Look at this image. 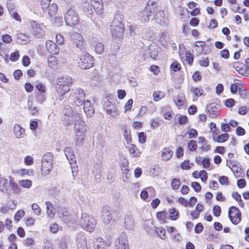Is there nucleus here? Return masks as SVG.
<instances>
[{
  "mask_svg": "<svg viewBox=\"0 0 249 249\" xmlns=\"http://www.w3.org/2000/svg\"><path fill=\"white\" fill-rule=\"evenodd\" d=\"M170 218L172 220H176L179 217L178 211L175 208H172L169 209Z\"/></svg>",
  "mask_w": 249,
  "mask_h": 249,
  "instance_id": "obj_37",
  "label": "nucleus"
},
{
  "mask_svg": "<svg viewBox=\"0 0 249 249\" xmlns=\"http://www.w3.org/2000/svg\"><path fill=\"white\" fill-rule=\"evenodd\" d=\"M199 176L202 182H205L207 180V173L206 171L202 170L199 173Z\"/></svg>",
  "mask_w": 249,
  "mask_h": 249,
  "instance_id": "obj_58",
  "label": "nucleus"
},
{
  "mask_svg": "<svg viewBox=\"0 0 249 249\" xmlns=\"http://www.w3.org/2000/svg\"><path fill=\"white\" fill-rule=\"evenodd\" d=\"M36 88L40 93H45L46 90V87L45 85L42 83H38L36 85Z\"/></svg>",
  "mask_w": 249,
  "mask_h": 249,
  "instance_id": "obj_53",
  "label": "nucleus"
},
{
  "mask_svg": "<svg viewBox=\"0 0 249 249\" xmlns=\"http://www.w3.org/2000/svg\"><path fill=\"white\" fill-rule=\"evenodd\" d=\"M70 39L73 45L77 48L82 49L84 44V39L83 36L78 33H72L70 35Z\"/></svg>",
  "mask_w": 249,
  "mask_h": 249,
  "instance_id": "obj_15",
  "label": "nucleus"
},
{
  "mask_svg": "<svg viewBox=\"0 0 249 249\" xmlns=\"http://www.w3.org/2000/svg\"><path fill=\"white\" fill-rule=\"evenodd\" d=\"M180 184V181L179 179L175 178L172 179V182H171V186H172V188L174 190L178 189L179 188Z\"/></svg>",
  "mask_w": 249,
  "mask_h": 249,
  "instance_id": "obj_49",
  "label": "nucleus"
},
{
  "mask_svg": "<svg viewBox=\"0 0 249 249\" xmlns=\"http://www.w3.org/2000/svg\"><path fill=\"white\" fill-rule=\"evenodd\" d=\"M138 26L136 25H130L129 27V31L132 36H134L137 34Z\"/></svg>",
  "mask_w": 249,
  "mask_h": 249,
  "instance_id": "obj_57",
  "label": "nucleus"
},
{
  "mask_svg": "<svg viewBox=\"0 0 249 249\" xmlns=\"http://www.w3.org/2000/svg\"><path fill=\"white\" fill-rule=\"evenodd\" d=\"M229 135L227 133L222 134L217 137V142H226L229 138Z\"/></svg>",
  "mask_w": 249,
  "mask_h": 249,
  "instance_id": "obj_52",
  "label": "nucleus"
},
{
  "mask_svg": "<svg viewBox=\"0 0 249 249\" xmlns=\"http://www.w3.org/2000/svg\"><path fill=\"white\" fill-rule=\"evenodd\" d=\"M240 86L242 87V86L240 84L237 85L235 84H232L230 86V90L232 93H235L237 90L240 89Z\"/></svg>",
  "mask_w": 249,
  "mask_h": 249,
  "instance_id": "obj_61",
  "label": "nucleus"
},
{
  "mask_svg": "<svg viewBox=\"0 0 249 249\" xmlns=\"http://www.w3.org/2000/svg\"><path fill=\"white\" fill-rule=\"evenodd\" d=\"M185 102V97L183 93H179L175 100V102L177 106L181 107L183 105Z\"/></svg>",
  "mask_w": 249,
  "mask_h": 249,
  "instance_id": "obj_40",
  "label": "nucleus"
},
{
  "mask_svg": "<svg viewBox=\"0 0 249 249\" xmlns=\"http://www.w3.org/2000/svg\"><path fill=\"white\" fill-rule=\"evenodd\" d=\"M64 19L67 25L72 26L79 22L78 14L72 8H69L64 14Z\"/></svg>",
  "mask_w": 249,
  "mask_h": 249,
  "instance_id": "obj_10",
  "label": "nucleus"
},
{
  "mask_svg": "<svg viewBox=\"0 0 249 249\" xmlns=\"http://www.w3.org/2000/svg\"><path fill=\"white\" fill-rule=\"evenodd\" d=\"M18 42L21 44H26L30 41L29 36L23 33H18L16 35Z\"/></svg>",
  "mask_w": 249,
  "mask_h": 249,
  "instance_id": "obj_31",
  "label": "nucleus"
},
{
  "mask_svg": "<svg viewBox=\"0 0 249 249\" xmlns=\"http://www.w3.org/2000/svg\"><path fill=\"white\" fill-rule=\"evenodd\" d=\"M84 121L81 118V114L78 113H74L72 108L71 107H66L64 110V116L63 118V124L65 126L71 125L73 122L74 127L76 124V121Z\"/></svg>",
  "mask_w": 249,
  "mask_h": 249,
  "instance_id": "obj_3",
  "label": "nucleus"
},
{
  "mask_svg": "<svg viewBox=\"0 0 249 249\" xmlns=\"http://www.w3.org/2000/svg\"><path fill=\"white\" fill-rule=\"evenodd\" d=\"M46 47L47 51L52 54H55L59 53V49L56 44L53 41L48 40L46 42Z\"/></svg>",
  "mask_w": 249,
  "mask_h": 249,
  "instance_id": "obj_23",
  "label": "nucleus"
},
{
  "mask_svg": "<svg viewBox=\"0 0 249 249\" xmlns=\"http://www.w3.org/2000/svg\"><path fill=\"white\" fill-rule=\"evenodd\" d=\"M115 249H129V244L126 235L122 232L115 242Z\"/></svg>",
  "mask_w": 249,
  "mask_h": 249,
  "instance_id": "obj_13",
  "label": "nucleus"
},
{
  "mask_svg": "<svg viewBox=\"0 0 249 249\" xmlns=\"http://www.w3.org/2000/svg\"><path fill=\"white\" fill-rule=\"evenodd\" d=\"M213 215L216 217L220 216L221 212V208L218 205H214L213 209Z\"/></svg>",
  "mask_w": 249,
  "mask_h": 249,
  "instance_id": "obj_54",
  "label": "nucleus"
},
{
  "mask_svg": "<svg viewBox=\"0 0 249 249\" xmlns=\"http://www.w3.org/2000/svg\"><path fill=\"white\" fill-rule=\"evenodd\" d=\"M46 99V97L44 93H37L36 96V101L40 104H43Z\"/></svg>",
  "mask_w": 249,
  "mask_h": 249,
  "instance_id": "obj_45",
  "label": "nucleus"
},
{
  "mask_svg": "<svg viewBox=\"0 0 249 249\" xmlns=\"http://www.w3.org/2000/svg\"><path fill=\"white\" fill-rule=\"evenodd\" d=\"M235 102L233 99L230 98L225 101V105L228 107H231L234 105Z\"/></svg>",
  "mask_w": 249,
  "mask_h": 249,
  "instance_id": "obj_64",
  "label": "nucleus"
},
{
  "mask_svg": "<svg viewBox=\"0 0 249 249\" xmlns=\"http://www.w3.org/2000/svg\"><path fill=\"white\" fill-rule=\"evenodd\" d=\"M95 49L96 53L101 54L104 50V45L102 43L98 42L95 45Z\"/></svg>",
  "mask_w": 249,
  "mask_h": 249,
  "instance_id": "obj_48",
  "label": "nucleus"
},
{
  "mask_svg": "<svg viewBox=\"0 0 249 249\" xmlns=\"http://www.w3.org/2000/svg\"><path fill=\"white\" fill-rule=\"evenodd\" d=\"M79 223L83 229L90 232L94 230L96 226V220L94 217L86 213L82 214Z\"/></svg>",
  "mask_w": 249,
  "mask_h": 249,
  "instance_id": "obj_4",
  "label": "nucleus"
},
{
  "mask_svg": "<svg viewBox=\"0 0 249 249\" xmlns=\"http://www.w3.org/2000/svg\"><path fill=\"white\" fill-rule=\"evenodd\" d=\"M124 136L127 142V144L130 143L131 142V136L130 132H128L126 128L124 130Z\"/></svg>",
  "mask_w": 249,
  "mask_h": 249,
  "instance_id": "obj_59",
  "label": "nucleus"
},
{
  "mask_svg": "<svg viewBox=\"0 0 249 249\" xmlns=\"http://www.w3.org/2000/svg\"><path fill=\"white\" fill-rule=\"evenodd\" d=\"M18 173L22 176L25 175L33 176L34 171L33 169H21L18 171Z\"/></svg>",
  "mask_w": 249,
  "mask_h": 249,
  "instance_id": "obj_44",
  "label": "nucleus"
},
{
  "mask_svg": "<svg viewBox=\"0 0 249 249\" xmlns=\"http://www.w3.org/2000/svg\"><path fill=\"white\" fill-rule=\"evenodd\" d=\"M64 153L71 167H72V165L75 164V158L72 149L70 147H66L64 150Z\"/></svg>",
  "mask_w": 249,
  "mask_h": 249,
  "instance_id": "obj_25",
  "label": "nucleus"
},
{
  "mask_svg": "<svg viewBox=\"0 0 249 249\" xmlns=\"http://www.w3.org/2000/svg\"><path fill=\"white\" fill-rule=\"evenodd\" d=\"M31 31L36 38H43L45 36V26L43 24L39 23L34 20L30 22Z\"/></svg>",
  "mask_w": 249,
  "mask_h": 249,
  "instance_id": "obj_8",
  "label": "nucleus"
},
{
  "mask_svg": "<svg viewBox=\"0 0 249 249\" xmlns=\"http://www.w3.org/2000/svg\"><path fill=\"white\" fill-rule=\"evenodd\" d=\"M229 216L231 222L234 225H237L241 221L240 212L235 207L231 206L229 209Z\"/></svg>",
  "mask_w": 249,
  "mask_h": 249,
  "instance_id": "obj_14",
  "label": "nucleus"
},
{
  "mask_svg": "<svg viewBox=\"0 0 249 249\" xmlns=\"http://www.w3.org/2000/svg\"><path fill=\"white\" fill-rule=\"evenodd\" d=\"M51 1L40 3L41 8L46 15L52 17L55 15L57 11V5L54 3L50 4Z\"/></svg>",
  "mask_w": 249,
  "mask_h": 249,
  "instance_id": "obj_11",
  "label": "nucleus"
},
{
  "mask_svg": "<svg viewBox=\"0 0 249 249\" xmlns=\"http://www.w3.org/2000/svg\"><path fill=\"white\" fill-rule=\"evenodd\" d=\"M206 45V43L203 41H197L196 42V51L199 53L202 54L204 52V47Z\"/></svg>",
  "mask_w": 249,
  "mask_h": 249,
  "instance_id": "obj_38",
  "label": "nucleus"
},
{
  "mask_svg": "<svg viewBox=\"0 0 249 249\" xmlns=\"http://www.w3.org/2000/svg\"><path fill=\"white\" fill-rule=\"evenodd\" d=\"M158 50L159 48L157 44H152L145 50L144 55H149L151 58L156 59L158 54Z\"/></svg>",
  "mask_w": 249,
  "mask_h": 249,
  "instance_id": "obj_21",
  "label": "nucleus"
},
{
  "mask_svg": "<svg viewBox=\"0 0 249 249\" xmlns=\"http://www.w3.org/2000/svg\"><path fill=\"white\" fill-rule=\"evenodd\" d=\"M57 58L55 56L51 55L48 57V64L49 67L53 68L57 65Z\"/></svg>",
  "mask_w": 249,
  "mask_h": 249,
  "instance_id": "obj_43",
  "label": "nucleus"
},
{
  "mask_svg": "<svg viewBox=\"0 0 249 249\" xmlns=\"http://www.w3.org/2000/svg\"><path fill=\"white\" fill-rule=\"evenodd\" d=\"M173 155L172 150L169 147L165 148L162 151L161 158L163 160L167 161L170 160Z\"/></svg>",
  "mask_w": 249,
  "mask_h": 249,
  "instance_id": "obj_33",
  "label": "nucleus"
},
{
  "mask_svg": "<svg viewBox=\"0 0 249 249\" xmlns=\"http://www.w3.org/2000/svg\"><path fill=\"white\" fill-rule=\"evenodd\" d=\"M32 210L36 215H40L41 213V209L36 203H34L32 205Z\"/></svg>",
  "mask_w": 249,
  "mask_h": 249,
  "instance_id": "obj_63",
  "label": "nucleus"
},
{
  "mask_svg": "<svg viewBox=\"0 0 249 249\" xmlns=\"http://www.w3.org/2000/svg\"><path fill=\"white\" fill-rule=\"evenodd\" d=\"M124 19V16L121 13H118L115 15L114 18L112 21H115L116 24L123 25V21Z\"/></svg>",
  "mask_w": 249,
  "mask_h": 249,
  "instance_id": "obj_41",
  "label": "nucleus"
},
{
  "mask_svg": "<svg viewBox=\"0 0 249 249\" xmlns=\"http://www.w3.org/2000/svg\"><path fill=\"white\" fill-rule=\"evenodd\" d=\"M191 91L194 93V100H197V98L199 96L203 95V90L202 88L200 87H192Z\"/></svg>",
  "mask_w": 249,
  "mask_h": 249,
  "instance_id": "obj_34",
  "label": "nucleus"
},
{
  "mask_svg": "<svg viewBox=\"0 0 249 249\" xmlns=\"http://www.w3.org/2000/svg\"><path fill=\"white\" fill-rule=\"evenodd\" d=\"M94 58L89 53L80 55L77 59L78 66L83 70L89 69L93 66Z\"/></svg>",
  "mask_w": 249,
  "mask_h": 249,
  "instance_id": "obj_6",
  "label": "nucleus"
},
{
  "mask_svg": "<svg viewBox=\"0 0 249 249\" xmlns=\"http://www.w3.org/2000/svg\"><path fill=\"white\" fill-rule=\"evenodd\" d=\"M57 212L59 214V216L62 219V220L65 221L68 219L69 213L67 209L63 207H60L57 210Z\"/></svg>",
  "mask_w": 249,
  "mask_h": 249,
  "instance_id": "obj_32",
  "label": "nucleus"
},
{
  "mask_svg": "<svg viewBox=\"0 0 249 249\" xmlns=\"http://www.w3.org/2000/svg\"><path fill=\"white\" fill-rule=\"evenodd\" d=\"M133 104V100L132 99H130L128 100L126 102V104L124 106V112H126L127 111H129L131 110V108L132 107V105Z\"/></svg>",
  "mask_w": 249,
  "mask_h": 249,
  "instance_id": "obj_56",
  "label": "nucleus"
},
{
  "mask_svg": "<svg viewBox=\"0 0 249 249\" xmlns=\"http://www.w3.org/2000/svg\"><path fill=\"white\" fill-rule=\"evenodd\" d=\"M155 15V8L150 4L149 1L145 7L138 13L140 20L142 22H147Z\"/></svg>",
  "mask_w": 249,
  "mask_h": 249,
  "instance_id": "obj_7",
  "label": "nucleus"
},
{
  "mask_svg": "<svg viewBox=\"0 0 249 249\" xmlns=\"http://www.w3.org/2000/svg\"><path fill=\"white\" fill-rule=\"evenodd\" d=\"M233 67L239 73L245 76L249 75V71L246 69L243 63L236 62L233 64Z\"/></svg>",
  "mask_w": 249,
  "mask_h": 249,
  "instance_id": "obj_24",
  "label": "nucleus"
},
{
  "mask_svg": "<svg viewBox=\"0 0 249 249\" xmlns=\"http://www.w3.org/2000/svg\"><path fill=\"white\" fill-rule=\"evenodd\" d=\"M90 2L97 14L102 15L103 14L104 9L102 0H90Z\"/></svg>",
  "mask_w": 249,
  "mask_h": 249,
  "instance_id": "obj_20",
  "label": "nucleus"
},
{
  "mask_svg": "<svg viewBox=\"0 0 249 249\" xmlns=\"http://www.w3.org/2000/svg\"><path fill=\"white\" fill-rule=\"evenodd\" d=\"M101 218L103 222L106 225L109 224L111 222L112 219V215L108 207H104L102 208Z\"/></svg>",
  "mask_w": 249,
  "mask_h": 249,
  "instance_id": "obj_19",
  "label": "nucleus"
},
{
  "mask_svg": "<svg viewBox=\"0 0 249 249\" xmlns=\"http://www.w3.org/2000/svg\"><path fill=\"white\" fill-rule=\"evenodd\" d=\"M103 107L107 114L110 115L111 117L117 119L119 115V112L117 107L112 104L108 100L104 101Z\"/></svg>",
  "mask_w": 249,
  "mask_h": 249,
  "instance_id": "obj_12",
  "label": "nucleus"
},
{
  "mask_svg": "<svg viewBox=\"0 0 249 249\" xmlns=\"http://www.w3.org/2000/svg\"><path fill=\"white\" fill-rule=\"evenodd\" d=\"M84 110L88 117H92L94 113L93 105L91 102L88 100L85 101L83 104Z\"/></svg>",
  "mask_w": 249,
  "mask_h": 249,
  "instance_id": "obj_22",
  "label": "nucleus"
},
{
  "mask_svg": "<svg viewBox=\"0 0 249 249\" xmlns=\"http://www.w3.org/2000/svg\"><path fill=\"white\" fill-rule=\"evenodd\" d=\"M10 184L12 189L16 193H19L20 188L18 186V184L13 182V179H10Z\"/></svg>",
  "mask_w": 249,
  "mask_h": 249,
  "instance_id": "obj_60",
  "label": "nucleus"
},
{
  "mask_svg": "<svg viewBox=\"0 0 249 249\" xmlns=\"http://www.w3.org/2000/svg\"><path fill=\"white\" fill-rule=\"evenodd\" d=\"M188 147L189 149L191 151H196V147H197V144L196 143V142L194 140H191L188 143Z\"/></svg>",
  "mask_w": 249,
  "mask_h": 249,
  "instance_id": "obj_51",
  "label": "nucleus"
},
{
  "mask_svg": "<svg viewBox=\"0 0 249 249\" xmlns=\"http://www.w3.org/2000/svg\"><path fill=\"white\" fill-rule=\"evenodd\" d=\"M82 9L84 12L88 15H91L93 12L91 3H89L88 1L84 2L82 5Z\"/></svg>",
  "mask_w": 249,
  "mask_h": 249,
  "instance_id": "obj_35",
  "label": "nucleus"
},
{
  "mask_svg": "<svg viewBox=\"0 0 249 249\" xmlns=\"http://www.w3.org/2000/svg\"><path fill=\"white\" fill-rule=\"evenodd\" d=\"M47 207V213L50 217L53 218L54 215L55 211L53 209L52 204L49 201L46 202Z\"/></svg>",
  "mask_w": 249,
  "mask_h": 249,
  "instance_id": "obj_39",
  "label": "nucleus"
},
{
  "mask_svg": "<svg viewBox=\"0 0 249 249\" xmlns=\"http://www.w3.org/2000/svg\"><path fill=\"white\" fill-rule=\"evenodd\" d=\"M25 212L22 210H18L14 216V220L17 222H18L21 218L24 216Z\"/></svg>",
  "mask_w": 249,
  "mask_h": 249,
  "instance_id": "obj_50",
  "label": "nucleus"
},
{
  "mask_svg": "<svg viewBox=\"0 0 249 249\" xmlns=\"http://www.w3.org/2000/svg\"><path fill=\"white\" fill-rule=\"evenodd\" d=\"M32 184V181L29 179L22 180L19 181V185L24 188H29Z\"/></svg>",
  "mask_w": 249,
  "mask_h": 249,
  "instance_id": "obj_46",
  "label": "nucleus"
},
{
  "mask_svg": "<svg viewBox=\"0 0 249 249\" xmlns=\"http://www.w3.org/2000/svg\"><path fill=\"white\" fill-rule=\"evenodd\" d=\"M157 218L162 223L165 221L166 213L163 212H160L157 213Z\"/></svg>",
  "mask_w": 249,
  "mask_h": 249,
  "instance_id": "obj_55",
  "label": "nucleus"
},
{
  "mask_svg": "<svg viewBox=\"0 0 249 249\" xmlns=\"http://www.w3.org/2000/svg\"><path fill=\"white\" fill-rule=\"evenodd\" d=\"M155 231L156 233L159 236V237L161 239H164L165 238V231L163 228L161 227L157 228L155 230Z\"/></svg>",
  "mask_w": 249,
  "mask_h": 249,
  "instance_id": "obj_47",
  "label": "nucleus"
},
{
  "mask_svg": "<svg viewBox=\"0 0 249 249\" xmlns=\"http://www.w3.org/2000/svg\"><path fill=\"white\" fill-rule=\"evenodd\" d=\"M220 108V105L215 103H212L208 105L207 106L208 116L211 118L216 117Z\"/></svg>",
  "mask_w": 249,
  "mask_h": 249,
  "instance_id": "obj_17",
  "label": "nucleus"
},
{
  "mask_svg": "<svg viewBox=\"0 0 249 249\" xmlns=\"http://www.w3.org/2000/svg\"><path fill=\"white\" fill-rule=\"evenodd\" d=\"M76 244L77 249H88L85 235L79 233L76 235Z\"/></svg>",
  "mask_w": 249,
  "mask_h": 249,
  "instance_id": "obj_18",
  "label": "nucleus"
},
{
  "mask_svg": "<svg viewBox=\"0 0 249 249\" xmlns=\"http://www.w3.org/2000/svg\"><path fill=\"white\" fill-rule=\"evenodd\" d=\"M96 241L95 249H107L110 244V242H107L101 237L96 238Z\"/></svg>",
  "mask_w": 249,
  "mask_h": 249,
  "instance_id": "obj_26",
  "label": "nucleus"
},
{
  "mask_svg": "<svg viewBox=\"0 0 249 249\" xmlns=\"http://www.w3.org/2000/svg\"><path fill=\"white\" fill-rule=\"evenodd\" d=\"M28 108L29 110L31 111L32 115H35L38 112V109L36 107L34 106V103L32 100H28Z\"/></svg>",
  "mask_w": 249,
  "mask_h": 249,
  "instance_id": "obj_42",
  "label": "nucleus"
},
{
  "mask_svg": "<svg viewBox=\"0 0 249 249\" xmlns=\"http://www.w3.org/2000/svg\"><path fill=\"white\" fill-rule=\"evenodd\" d=\"M170 68L174 71H177L180 69V65L178 62L175 61L171 64Z\"/></svg>",
  "mask_w": 249,
  "mask_h": 249,
  "instance_id": "obj_62",
  "label": "nucleus"
},
{
  "mask_svg": "<svg viewBox=\"0 0 249 249\" xmlns=\"http://www.w3.org/2000/svg\"><path fill=\"white\" fill-rule=\"evenodd\" d=\"M127 144V146L126 147L128 148L130 155L131 157H138L140 156L141 152L136 145L131 143H129Z\"/></svg>",
  "mask_w": 249,
  "mask_h": 249,
  "instance_id": "obj_28",
  "label": "nucleus"
},
{
  "mask_svg": "<svg viewBox=\"0 0 249 249\" xmlns=\"http://www.w3.org/2000/svg\"><path fill=\"white\" fill-rule=\"evenodd\" d=\"M124 224L127 229L132 228L134 225L133 218L130 215H126L124 218Z\"/></svg>",
  "mask_w": 249,
  "mask_h": 249,
  "instance_id": "obj_36",
  "label": "nucleus"
},
{
  "mask_svg": "<svg viewBox=\"0 0 249 249\" xmlns=\"http://www.w3.org/2000/svg\"><path fill=\"white\" fill-rule=\"evenodd\" d=\"M102 167L99 164H95L93 166V173L95 179L97 181H100L102 177Z\"/></svg>",
  "mask_w": 249,
  "mask_h": 249,
  "instance_id": "obj_30",
  "label": "nucleus"
},
{
  "mask_svg": "<svg viewBox=\"0 0 249 249\" xmlns=\"http://www.w3.org/2000/svg\"><path fill=\"white\" fill-rule=\"evenodd\" d=\"M53 154L50 152L46 153L42 157L41 172L43 176L49 175L53 167Z\"/></svg>",
  "mask_w": 249,
  "mask_h": 249,
  "instance_id": "obj_5",
  "label": "nucleus"
},
{
  "mask_svg": "<svg viewBox=\"0 0 249 249\" xmlns=\"http://www.w3.org/2000/svg\"><path fill=\"white\" fill-rule=\"evenodd\" d=\"M14 133L17 138H23L25 135V130L19 124H16L14 127Z\"/></svg>",
  "mask_w": 249,
  "mask_h": 249,
  "instance_id": "obj_27",
  "label": "nucleus"
},
{
  "mask_svg": "<svg viewBox=\"0 0 249 249\" xmlns=\"http://www.w3.org/2000/svg\"><path fill=\"white\" fill-rule=\"evenodd\" d=\"M72 83V78L67 75L58 77L56 81L55 90L60 100L67 93L70 91Z\"/></svg>",
  "mask_w": 249,
  "mask_h": 249,
  "instance_id": "obj_1",
  "label": "nucleus"
},
{
  "mask_svg": "<svg viewBox=\"0 0 249 249\" xmlns=\"http://www.w3.org/2000/svg\"><path fill=\"white\" fill-rule=\"evenodd\" d=\"M111 32L113 37L121 38L124 34V25L116 24L115 21H112L111 24Z\"/></svg>",
  "mask_w": 249,
  "mask_h": 249,
  "instance_id": "obj_16",
  "label": "nucleus"
},
{
  "mask_svg": "<svg viewBox=\"0 0 249 249\" xmlns=\"http://www.w3.org/2000/svg\"><path fill=\"white\" fill-rule=\"evenodd\" d=\"M157 22L162 26L166 25L167 22V17L165 14L162 11H159L156 14V18Z\"/></svg>",
  "mask_w": 249,
  "mask_h": 249,
  "instance_id": "obj_29",
  "label": "nucleus"
},
{
  "mask_svg": "<svg viewBox=\"0 0 249 249\" xmlns=\"http://www.w3.org/2000/svg\"><path fill=\"white\" fill-rule=\"evenodd\" d=\"M70 96L72 98L73 103L76 106L83 105L85 101V91L80 88L72 89Z\"/></svg>",
  "mask_w": 249,
  "mask_h": 249,
  "instance_id": "obj_9",
  "label": "nucleus"
},
{
  "mask_svg": "<svg viewBox=\"0 0 249 249\" xmlns=\"http://www.w3.org/2000/svg\"><path fill=\"white\" fill-rule=\"evenodd\" d=\"M76 124L74 128L75 143L76 145L81 146L83 145L85 138L86 131L85 123L84 121H76Z\"/></svg>",
  "mask_w": 249,
  "mask_h": 249,
  "instance_id": "obj_2",
  "label": "nucleus"
}]
</instances>
